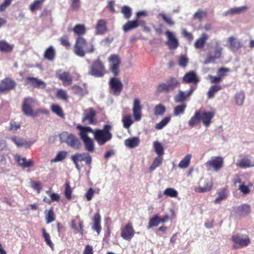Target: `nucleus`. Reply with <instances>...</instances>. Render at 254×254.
<instances>
[{
	"label": "nucleus",
	"mask_w": 254,
	"mask_h": 254,
	"mask_svg": "<svg viewBox=\"0 0 254 254\" xmlns=\"http://www.w3.org/2000/svg\"><path fill=\"white\" fill-rule=\"evenodd\" d=\"M185 92L182 90H179L178 93L174 97V101L176 103H180L182 104L186 100Z\"/></svg>",
	"instance_id": "49530a36"
},
{
	"label": "nucleus",
	"mask_w": 254,
	"mask_h": 254,
	"mask_svg": "<svg viewBox=\"0 0 254 254\" xmlns=\"http://www.w3.org/2000/svg\"><path fill=\"white\" fill-rule=\"evenodd\" d=\"M51 109L52 111L59 117L64 118V115L62 108L57 104H53L51 106Z\"/></svg>",
	"instance_id": "c03bdc74"
},
{
	"label": "nucleus",
	"mask_w": 254,
	"mask_h": 254,
	"mask_svg": "<svg viewBox=\"0 0 254 254\" xmlns=\"http://www.w3.org/2000/svg\"><path fill=\"white\" fill-rule=\"evenodd\" d=\"M159 16H161L163 20L168 25H173L174 24V22L172 20L171 18L168 16L167 14H165L163 12L160 13L159 14Z\"/></svg>",
	"instance_id": "052dcab7"
},
{
	"label": "nucleus",
	"mask_w": 254,
	"mask_h": 254,
	"mask_svg": "<svg viewBox=\"0 0 254 254\" xmlns=\"http://www.w3.org/2000/svg\"><path fill=\"white\" fill-rule=\"evenodd\" d=\"M223 159L220 156H212L205 165L208 170L213 169L214 172L219 171L223 167Z\"/></svg>",
	"instance_id": "9d476101"
},
{
	"label": "nucleus",
	"mask_w": 254,
	"mask_h": 254,
	"mask_svg": "<svg viewBox=\"0 0 254 254\" xmlns=\"http://www.w3.org/2000/svg\"><path fill=\"white\" fill-rule=\"evenodd\" d=\"M59 137L61 142L65 143L73 148L78 149L81 146V143L79 139L72 133L64 131L60 134Z\"/></svg>",
	"instance_id": "39448f33"
},
{
	"label": "nucleus",
	"mask_w": 254,
	"mask_h": 254,
	"mask_svg": "<svg viewBox=\"0 0 254 254\" xmlns=\"http://www.w3.org/2000/svg\"><path fill=\"white\" fill-rule=\"evenodd\" d=\"M226 197V194L225 191L222 190L218 193V196L214 201L215 203H219L222 200Z\"/></svg>",
	"instance_id": "774afa93"
},
{
	"label": "nucleus",
	"mask_w": 254,
	"mask_h": 254,
	"mask_svg": "<svg viewBox=\"0 0 254 254\" xmlns=\"http://www.w3.org/2000/svg\"><path fill=\"white\" fill-rule=\"evenodd\" d=\"M221 89V86L218 85H214L211 86L207 93V98L208 99L213 98L214 95Z\"/></svg>",
	"instance_id": "58836bf2"
},
{
	"label": "nucleus",
	"mask_w": 254,
	"mask_h": 254,
	"mask_svg": "<svg viewBox=\"0 0 254 254\" xmlns=\"http://www.w3.org/2000/svg\"><path fill=\"white\" fill-rule=\"evenodd\" d=\"M186 108L187 104L184 103L177 106L174 109V115L175 116H178L181 114H183Z\"/></svg>",
	"instance_id": "37998d69"
},
{
	"label": "nucleus",
	"mask_w": 254,
	"mask_h": 254,
	"mask_svg": "<svg viewBox=\"0 0 254 254\" xmlns=\"http://www.w3.org/2000/svg\"><path fill=\"white\" fill-rule=\"evenodd\" d=\"M178 194V191L175 189L171 188H167L164 191V194L171 197H176Z\"/></svg>",
	"instance_id": "5fc2aeb1"
},
{
	"label": "nucleus",
	"mask_w": 254,
	"mask_h": 254,
	"mask_svg": "<svg viewBox=\"0 0 254 254\" xmlns=\"http://www.w3.org/2000/svg\"><path fill=\"white\" fill-rule=\"evenodd\" d=\"M76 128L80 130L79 136L83 142L85 150L88 152H93L95 150L93 140L87 135L93 129L89 127H82L80 125H78Z\"/></svg>",
	"instance_id": "f03ea898"
},
{
	"label": "nucleus",
	"mask_w": 254,
	"mask_h": 254,
	"mask_svg": "<svg viewBox=\"0 0 254 254\" xmlns=\"http://www.w3.org/2000/svg\"><path fill=\"white\" fill-rule=\"evenodd\" d=\"M231 240L234 243L239 245L240 247H246L251 242L248 235L239 233L233 235L231 237Z\"/></svg>",
	"instance_id": "4468645a"
},
{
	"label": "nucleus",
	"mask_w": 254,
	"mask_h": 254,
	"mask_svg": "<svg viewBox=\"0 0 254 254\" xmlns=\"http://www.w3.org/2000/svg\"><path fill=\"white\" fill-rule=\"evenodd\" d=\"M181 85V82L177 77L170 76L165 82L160 83L157 87L158 93H169L174 91Z\"/></svg>",
	"instance_id": "20e7f679"
},
{
	"label": "nucleus",
	"mask_w": 254,
	"mask_h": 254,
	"mask_svg": "<svg viewBox=\"0 0 254 254\" xmlns=\"http://www.w3.org/2000/svg\"><path fill=\"white\" fill-rule=\"evenodd\" d=\"M182 82L185 83H193L196 86L200 82V79L194 71H190L187 72L182 78Z\"/></svg>",
	"instance_id": "dca6fc26"
},
{
	"label": "nucleus",
	"mask_w": 254,
	"mask_h": 254,
	"mask_svg": "<svg viewBox=\"0 0 254 254\" xmlns=\"http://www.w3.org/2000/svg\"><path fill=\"white\" fill-rule=\"evenodd\" d=\"M134 231L132 224L130 223H127L122 229L121 237L126 240H130L134 236Z\"/></svg>",
	"instance_id": "a211bd4d"
},
{
	"label": "nucleus",
	"mask_w": 254,
	"mask_h": 254,
	"mask_svg": "<svg viewBox=\"0 0 254 254\" xmlns=\"http://www.w3.org/2000/svg\"><path fill=\"white\" fill-rule=\"evenodd\" d=\"M122 13L124 14V17L126 19H128L130 17L131 15V8L128 6H124L122 8Z\"/></svg>",
	"instance_id": "13d9d810"
},
{
	"label": "nucleus",
	"mask_w": 254,
	"mask_h": 254,
	"mask_svg": "<svg viewBox=\"0 0 254 254\" xmlns=\"http://www.w3.org/2000/svg\"><path fill=\"white\" fill-rule=\"evenodd\" d=\"M248 8V7L246 5L240 7H234L225 12L224 13V15L227 16L229 15H235L240 14L246 11Z\"/></svg>",
	"instance_id": "c756f323"
},
{
	"label": "nucleus",
	"mask_w": 254,
	"mask_h": 254,
	"mask_svg": "<svg viewBox=\"0 0 254 254\" xmlns=\"http://www.w3.org/2000/svg\"><path fill=\"white\" fill-rule=\"evenodd\" d=\"M212 187V183L210 181H205V185L204 187H199L194 190L197 192H204L210 190Z\"/></svg>",
	"instance_id": "e433bc0d"
},
{
	"label": "nucleus",
	"mask_w": 254,
	"mask_h": 254,
	"mask_svg": "<svg viewBox=\"0 0 254 254\" xmlns=\"http://www.w3.org/2000/svg\"><path fill=\"white\" fill-rule=\"evenodd\" d=\"M139 25V20L136 19L133 21H129L127 22L123 27L125 32H128L129 30L137 28Z\"/></svg>",
	"instance_id": "72a5a7b5"
},
{
	"label": "nucleus",
	"mask_w": 254,
	"mask_h": 254,
	"mask_svg": "<svg viewBox=\"0 0 254 254\" xmlns=\"http://www.w3.org/2000/svg\"><path fill=\"white\" fill-rule=\"evenodd\" d=\"M107 31L106 22L104 19H99L97 21L95 26V34L101 35L104 34Z\"/></svg>",
	"instance_id": "a878e982"
},
{
	"label": "nucleus",
	"mask_w": 254,
	"mask_h": 254,
	"mask_svg": "<svg viewBox=\"0 0 254 254\" xmlns=\"http://www.w3.org/2000/svg\"><path fill=\"white\" fill-rule=\"evenodd\" d=\"M42 232L43 238L46 243V244L49 246L52 250H53L54 248V245L50 239L51 237L49 234L46 232V229L45 228H43L42 229Z\"/></svg>",
	"instance_id": "a18cd8bd"
},
{
	"label": "nucleus",
	"mask_w": 254,
	"mask_h": 254,
	"mask_svg": "<svg viewBox=\"0 0 254 254\" xmlns=\"http://www.w3.org/2000/svg\"><path fill=\"white\" fill-rule=\"evenodd\" d=\"M46 222L47 224L52 223L55 220V214L52 210H50L48 211V213L46 216Z\"/></svg>",
	"instance_id": "0e129e2a"
},
{
	"label": "nucleus",
	"mask_w": 254,
	"mask_h": 254,
	"mask_svg": "<svg viewBox=\"0 0 254 254\" xmlns=\"http://www.w3.org/2000/svg\"><path fill=\"white\" fill-rule=\"evenodd\" d=\"M16 160L18 165L23 169L33 166V162L31 160H27L25 157H21L18 156Z\"/></svg>",
	"instance_id": "7c9ffc66"
},
{
	"label": "nucleus",
	"mask_w": 254,
	"mask_h": 254,
	"mask_svg": "<svg viewBox=\"0 0 254 254\" xmlns=\"http://www.w3.org/2000/svg\"><path fill=\"white\" fill-rule=\"evenodd\" d=\"M36 104V101L32 97L24 98L22 106V111L24 114L27 116H34L32 107Z\"/></svg>",
	"instance_id": "9b49d317"
},
{
	"label": "nucleus",
	"mask_w": 254,
	"mask_h": 254,
	"mask_svg": "<svg viewBox=\"0 0 254 254\" xmlns=\"http://www.w3.org/2000/svg\"><path fill=\"white\" fill-rule=\"evenodd\" d=\"M66 155V152L65 151H61L57 153L55 158L52 160V162H57L63 160Z\"/></svg>",
	"instance_id": "bf43d9fd"
},
{
	"label": "nucleus",
	"mask_w": 254,
	"mask_h": 254,
	"mask_svg": "<svg viewBox=\"0 0 254 254\" xmlns=\"http://www.w3.org/2000/svg\"><path fill=\"white\" fill-rule=\"evenodd\" d=\"M171 118L170 117H166L161 120L159 123L155 125V128L156 129L160 130L165 127L170 122Z\"/></svg>",
	"instance_id": "864d4df0"
},
{
	"label": "nucleus",
	"mask_w": 254,
	"mask_h": 254,
	"mask_svg": "<svg viewBox=\"0 0 254 254\" xmlns=\"http://www.w3.org/2000/svg\"><path fill=\"white\" fill-rule=\"evenodd\" d=\"M108 61L110 63V70L114 75H118L120 72V66L121 60L118 55L113 54L108 58Z\"/></svg>",
	"instance_id": "ddd939ff"
},
{
	"label": "nucleus",
	"mask_w": 254,
	"mask_h": 254,
	"mask_svg": "<svg viewBox=\"0 0 254 254\" xmlns=\"http://www.w3.org/2000/svg\"><path fill=\"white\" fill-rule=\"evenodd\" d=\"M73 31L77 35H83L86 32V28L83 24H77L73 28Z\"/></svg>",
	"instance_id": "603ef678"
},
{
	"label": "nucleus",
	"mask_w": 254,
	"mask_h": 254,
	"mask_svg": "<svg viewBox=\"0 0 254 254\" xmlns=\"http://www.w3.org/2000/svg\"><path fill=\"white\" fill-rule=\"evenodd\" d=\"M208 39V36L206 33H202L201 36L197 39L194 44L196 49H201L203 47L206 40Z\"/></svg>",
	"instance_id": "473e14b6"
},
{
	"label": "nucleus",
	"mask_w": 254,
	"mask_h": 254,
	"mask_svg": "<svg viewBox=\"0 0 254 254\" xmlns=\"http://www.w3.org/2000/svg\"><path fill=\"white\" fill-rule=\"evenodd\" d=\"M200 121H201L203 125L208 127L211 123V121L214 116V113L212 112H201L200 111Z\"/></svg>",
	"instance_id": "4be33fe9"
},
{
	"label": "nucleus",
	"mask_w": 254,
	"mask_h": 254,
	"mask_svg": "<svg viewBox=\"0 0 254 254\" xmlns=\"http://www.w3.org/2000/svg\"><path fill=\"white\" fill-rule=\"evenodd\" d=\"M223 48L220 42L216 41L212 50L209 52V55L205 60V63L209 64L214 62L216 60L221 58L223 51Z\"/></svg>",
	"instance_id": "0eeeda50"
},
{
	"label": "nucleus",
	"mask_w": 254,
	"mask_h": 254,
	"mask_svg": "<svg viewBox=\"0 0 254 254\" xmlns=\"http://www.w3.org/2000/svg\"><path fill=\"white\" fill-rule=\"evenodd\" d=\"M206 13L205 11L199 9L194 14L193 18L194 19H198L200 20L204 17H206Z\"/></svg>",
	"instance_id": "680f3d73"
},
{
	"label": "nucleus",
	"mask_w": 254,
	"mask_h": 254,
	"mask_svg": "<svg viewBox=\"0 0 254 254\" xmlns=\"http://www.w3.org/2000/svg\"><path fill=\"white\" fill-rule=\"evenodd\" d=\"M228 42L229 44V47L231 51L235 52L243 47V44L237 38L231 36L228 39Z\"/></svg>",
	"instance_id": "412c9836"
},
{
	"label": "nucleus",
	"mask_w": 254,
	"mask_h": 254,
	"mask_svg": "<svg viewBox=\"0 0 254 254\" xmlns=\"http://www.w3.org/2000/svg\"><path fill=\"white\" fill-rule=\"evenodd\" d=\"M10 139L18 147H25L26 148H29L32 145L31 142L17 136H12Z\"/></svg>",
	"instance_id": "393cba45"
},
{
	"label": "nucleus",
	"mask_w": 254,
	"mask_h": 254,
	"mask_svg": "<svg viewBox=\"0 0 254 254\" xmlns=\"http://www.w3.org/2000/svg\"><path fill=\"white\" fill-rule=\"evenodd\" d=\"M57 96L59 98L62 99L64 101H67V100L68 96L67 95L66 92L64 90H59L57 92Z\"/></svg>",
	"instance_id": "338daca9"
},
{
	"label": "nucleus",
	"mask_w": 254,
	"mask_h": 254,
	"mask_svg": "<svg viewBox=\"0 0 254 254\" xmlns=\"http://www.w3.org/2000/svg\"><path fill=\"white\" fill-rule=\"evenodd\" d=\"M96 113L92 108L85 110L82 114V123L85 125H95L97 123Z\"/></svg>",
	"instance_id": "1a4fd4ad"
},
{
	"label": "nucleus",
	"mask_w": 254,
	"mask_h": 254,
	"mask_svg": "<svg viewBox=\"0 0 254 254\" xmlns=\"http://www.w3.org/2000/svg\"><path fill=\"white\" fill-rule=\"evenodd\" d=\"M78 223L79 224V229L77 227V225H76L77 223L76 222V220H74V219L72 220V221H71V227L72 229H74V231H76V233L78 232L81 235H82L83 232L82 221L79 220Z\"/></svg>",
	"instance_id": "a19ab883"
},
{
	"label": "nucleus",
	"mask_w": 254,
	"mask_h": 254,
	"mask_svg": "<svg viewBox=\"0 0 254 254\" xmlns=\"http://www.w3.org/2000/svg\"><path fill=\"white\" fill-rule=\"evenodd\" d=\"M71 159L76 169L79 171H80V167L78 163V162L84 161L87 165L91 164L92 162V157L87 152L74 154L71 156Z\"/></svg>",
	"instance_id": "6e6552de"
},
{
	"label": "nucleus",
	"mask_w": 254,
	"mask_h": 254,
	"mask_svg": "<svg viewBox=\"0 0 254 254\" xmlns=\"http://www.w3.org/2000/svg\"><path fill=\"white\" fill-rule=\"evenodd\" d=\"M245 97L244 92L240 91L237 93L235 96L236 104L238 106H242L243 104Z\"/></svg>",
	"instance_id": "8fccbe9b"
},
{
	"label": "nucleus",
	"mask_w": 254,
	"mask_h": 254,
	"mask_svg": "<svg viewBox=\"0 0 254 254\" xmlns=\"http://www.w3.org/2000/svg\"><path fill=\"white\" fill-rule=\"evenodd\" d=\"M72 89L73 90L76 94L83 96L87 93L86 89H83L81 87L76 85H74L72 86Z\"/></svg>",
	"instance_id": "6e6d98bb"
},
{
	"label": "nucleus",
	"mask_w": 254,
	"mask_h": 254,
	"mask_svg": "<svg viewBox=\"0 0 254 254\" xmlns=\"http://www.w3.org/2000/svg\"><path fill=\"white\" fill-rule=\"evenodd\" d=\"M191 158V154L186 155L184 158L180 162L178 167L181 169H186L190 165V159Z\"/></svg>",
	"instance_id": "c9c22d12"
},
{
	"label": "nucleus",
	"mask_w": 254,
	"mask_h": 254,
	"mask_svg": "<svg viewBox=\"0 0 254 254\" xmlns=\"http://www.w3.org/2000/svg\"><path fill=\"white\" fill-rule=\"evenodd\" d=\"M14 47L13 44H10L4 40L0 41V51L9 53L12 51Z\"/></svg>",
	"instance_id": "f704fd0d"
},
{
	"label": "nucleus",
	"mask_w": 254,
	"mask_h": 254,
	"mask_svg": "<svg viewBox=\"0 0 254 254\" xmlns=\"http://www.w3.org/2000/svg\"><path fill=\"white\" fill-rule=\"evenodd\" d=\"M61 72V70H58L56 71V75L57 77L60 79L64 86H67L71 84L72 79L68 72Z\"/></svg>",
	"instance_id": "6ab92c4d"
},
{
	"label": "nucleus",
	"mask_w": 254,
	"mask_h": 254,
	"mask_svg": "<svg viewBox=\"0 0 254 254\" xmlns=\"http://www.w3.org/2000/svg\"><path fill=\"white\" fill-rule=\"evenodd\" d=\"M15 86V82L8 78L0 82V94L12 90Z\"/></svg>",
	"instance_id": "f3484780"
},
{
	"label": "nucleus",
	"mask_w": 254,
	"mask_h": 254,
	"mask_svg": "<svg viewBox=\"0 0 254 254\" xmlns=\"http://www.w3.org/2000/svg\"><path fill=\"white\" fill-rule=\"evenodd\" d=\"M162 161L163 158L161 156L156 157L149 168V171L151 172L155 170L157 167L160 166Z\"/></svg>",
	"instance_id": "4c0bfd02"
},
{
	"label": "nucleus",
	"mask_w": 254,
	"mask_h": 254,
	"mask_svg": "<svg viewBox=\"0 0 254 254\" xmlns=\"http://www.w3.org/2000/svg\"><path fill=\"white\" fill-rule=\"evenodd\" d=\"M26 80L28 84H30L35 88L44 89L46 86V83L44 81L37 78L28 77Z\"/></svg>",
	"instance_id": "b1692460"
},
{
	"label": "nucleus",
	"mask_w": 254,
	"mask_h": 254,
	"mask_svg": "<svg viewBox=\"0 0 254 254\" xmlns=\"http://www.w3.org/2000/svg\"><path fill=\"white\" fill-rule=\"evenodd\" d=\"M94 51L95 47L93 40L88 43L83 37L79 36L77 38L73 49L74 53L77 56L83 58L86 53L91 54Z\"/></svg>",
	"instance_id": "f257e3e1"
},
{
	"label": "nucleus",
	"mask_w": 254,
	"mask_h": 254,
	"mask_svg": "<svg viewBox=\"0 0 254 254\" xmlns=\"http://www.w3.org/2000/svg\"><path fill=\"white\" fill-rule=\"evenodd\" d=\"M141 106L138 98H135L133 103V116L136 121H139L141 117Z\"/></svg>",
	"instance_id": "aec40b11"
},
{
	"label": "nucleus",
	"mask_w": 254,
	"mask_h": 254,
	"mask_svg": "<svg viewBox=\"0 0 254 254\" xmlns=\"http://www.w3.org/2000/svg\"><path fill=\"white\" fill-rule=\"evenodd\" d=\"M178 64L182 67H185L189 63V59L186 55H183L180 56L178 60Z\"/></svg>",
	"instance_id": "4d7b16f0"
},
{
	"label": "nucleus",
	"mask_w": 254,
	"mask_h": 254,
	"mask_svg": "<svg viewBox=\"0 0 254 254\" xmlns=\"http://www.w3.org/2000/svg\"><path fill=\"white\" fill-rule=\"evenodd\" d=\"M44 2V0H35L33 2L29 5V9L31 11H34L41 8Z\"/></svg>",
	"instance_id": "de8ad7c7"
},
{
	"label": "nucleus",
	"mask_w": 254,
	"mask_h": 254,
	"mask_svg": "<svg viewBox=\"0 0 254 254\" xmlns=\"http://www.w3.org/2000/svg\"><path fill=\"white\" fill-rule=\"evenodd\" d=\"M111 93L115 96H119L123 89V84L118 78L113 77L110 81Z\"/></svg>",
	"instance_id": "2eb2a0df"
},
{
	"label": "nucleus",
	"mask_w": 254,
	"mask_h": 254,
	"mask_svg": "<svg viewBox=\"0 0 254 254\" xmlns=\"http://www.w3.org/2000/svg\"><path fill=\"white\" fill-rule=\"evenodd\" d=\"M111 126L109 125L104 126L102 129L93 130L90 131L94 134V138L97 142L99 145H103L107 142L110 140L112 137V134L110 131Z\"/></svg>",
	"instance_id": "7ed1b4c3"
},
{
	"label": "nucleus",
	"mask_w": 254,
	"mask_h": 254,
	"mask_svg": "<svg viewBox=\"0 0 254 254\" xmlns=\"http://www.w3.org/2000/svg\"><path fill=\"white\" fill-rule=\"evenodd\" d=\"M160 223V218L158 215H155L150 219L147 228V229H149L152 227L158 226Z\"/></svg>",
	"instance_id": "09e8293b"
},
{
	"label": "nucleus",
	"mask_w": 254,
	"mask_h": 254,
	"mask_svg": "<svg viewBox=\"0 0 254 254\" xmlns=\"http://www.w3.org/2000/svg\"><path fill=\"white\" fill-rule=\"evenodd\" d=\"M123 127L125 128H128L133 124V121L131 116L129 115H125L122 119Z\"/></svg>",
	"instance_id": "79ce46f5"
},
{
	"label": "nucleus",
	"mask_w": 254,
	"mask_h": 254,
	"mask_svg": "<svg viewBox=\"0 0 254 254\" xmlns=\"http://www.w3.org/2000/svg\"><path fill=\"white\" fill-rule=\"evenodd\" d=\"M93 225L92 226V229L95 230L98 234L100 233L101 230V216L98 211L94 216L92 219Z\"/></svg>",
	"instance_id": "bb28decb"
},
{
	"label": "nucleus",
	"mask_w": 254,
	"mask_h": 254,
	"mask_svg": "<svg viewBox=\"0 0 254 254\" xmlns=\"http://www.w3.org/2000/svg\"><path fill=\"white\" fill-rule=\"evenodd\" d=\"M236 165L242 168L254 167V158L249 155H242L236 163Z\"/></svg>",
	"instance_id": "f8f14e48"
},
{
	"label": "nucleus",
	"mask_w": 254,
	"mask_h": 254,
	"mask_svg": "<svg viewBox=\"0 0 254 254\" xmlns=\"http://www.w3.org/2000/svg\"><path fill=\"white\" fill-rule=\"evenodd\" d=\"M140 139L138 137L128 138L125 140V144L130 148H134L138 146Z\"/></svg>",
	"instance_id": "2f4dec72"
},
{
	"label": "nucleus",
	"mask_w": 254,
	"mask_h": 254,
	"mask_svg": "<svg viewBox=\"0 0 254 254\" xmlns=\"http://www.w3.org/2000/svg\"><path fill=\"white\" fill-rule=\"evenodd\" d=\"M106 73L105 67L100 57L93 61L89 66L88 74L95 77H101Z\"/></svg>",
	"instance_id": "423d86ee"
},
{
	"label": "nucleus",
	"mask_w": 254,
	"mask_h": 254,
	"mask_svg": "<svg viewBox=\"0 0 254 254\" xmlns=\"http://www.w3.org/2000/svg\"><path fill=\"white\" fill-rule=\"evenodd\" d=\"M45 59L49 61H53L56 57V50L53 46H50L44 52Z\"/></svg>",
	"instance_id": "c85d7f7f"
},
{
	"label": "nucleus",
	"mask_w": 254,
	"mask_h": 254,
	"mask_svg": "<svg viewBox=\"0 0 254 254\" xmlns=\"http://www.w3.org/2000/svg\"><path fill=\"white\" fill-rule=\"evenodd\" d=\"M238 210L242 214H247L250 212V206L248 204H243L238 207Z\"/></svg>",
	"instance_id": "69168bd1"
},
{
	"label": "nucleus",
	"mask_w": 254,
	"mask_h": 254,
	"mask_svg": "<svg viewBox=\"0 0 254 254\" xmlns=\"http://www.w3.org/2000/svg\"><path fill=\"white\" fill-rule=\"evenodd\" d=\"M166 35L168 38V41L166 44L169 46L170 49H175L179 46L178 40L174 37L172 32L167 31Z\"/></svg>",
	"instance_id": "5701e85b"
},
{
	"label": "nucleus",
	"mask_w": 254,
	"mask_h": 254,
	"mask_svg": "<svg viewBox=\"0 0 254 254\" xmlns=\"http://www.w3.org/2000/svg\"><path fill=\"white\" fill-rule=\"evenodd\" d=\"M154 151L158 155V156H161L164 154V149L163 146L158 141H155L153 143Z\"/></svg>",
	"instance_id": "ea45409f"
},
{
	"label": "nucleus",
	"mask_w": 254,
	"mask_h": 254,
	"mask_svg": "<svg viewBox=\"0 0 254 254\" xmlns=\"http://www.w3.org/2000/svg\"><path fill=\"white\" fill-rule=\"evenodd\" d=\"M200 111H195L194 114L191 117L188 122V125L190 127H193L198 124L200 121Z\"/></svg>",
	"instance_id": "cd10ccee"
},
{
	"label": "nucleus",
	"mask_w": 254,
	"mask_h": 254,
	"mask_svg": "<svg viewBox=\"0 0 254 254\" xmlns=\"http://www.w3.org/2000/svg\"><path fill=\"white\" fill-rule=\"evenodd\" d=\"M72 193V189L69 186L68 182H66L65 184V191L64 194L66 198L68 199L71 198Z\"/></svg>",
	"instance_id": "e2e57ef3"
},
{
	"label": "nucleus",
	"mask_w": 254,
	"mask_h": 254,
	"mask_svg": "<svg viewBox=\"0 0 254 254\" xmlns=\"http://www.w3.org/2000/svg\"><path fill=\"white\" fill-rule=\"evenodd\" d=\"M165 111V107L161 104L157 105L154 109V114L156 116H162Z\"/></svg>",
	"instance_id": "3c124183"
}]
</instances>
